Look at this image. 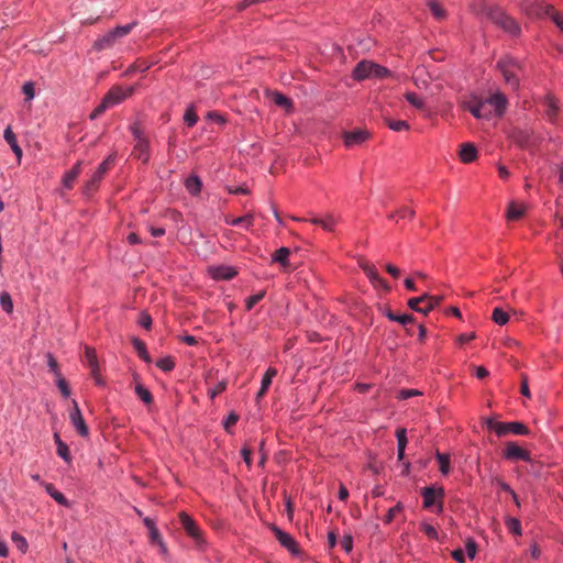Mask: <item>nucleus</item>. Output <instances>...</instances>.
I'll return each mask as SVG.
<instances>
[{
    "mask_svg": "<svg viewBox=\"0 0 563 563\" xmlns=\"http://www.w3.org/2000/svg\"><path fill=\"white\" fill-rule=\"evenodd\" d=\"M525 206L522 205H518L516 202H511L509 203L508 206V209H507V219L509 221H516V220H519L523 214H525Z\"/></svg>",
    "mask_w": 563,
    "mask_h": 563,
    "instance_id": "25",
    "label": "nucleus"
},
{
    "mask_svg": "<svg viewBox=\"0 0 563 563\" xmlns=\"http://www.w3.org/2000/svg\"><path fill=\"white\" fill-rule=\"evenodd\" d=\"M463 107L476 119H489L493 113V93H488L486 97L472 95L468 100L463 102Z\"/></svg>",
    "mask_w": 563,
    "mask_h": 563,
    "instance_id": "1",
    "label": "nucleus"
},
{
    "mask_svg": "<svg viewBox=\"0 0 563 563\" xmlns=\"http://www.w3.org/2000/svg\"><path fill=\"white\" fill-rule=\"evenodd\" d=\"M57 454L65 461L70 460L69 449L66 443H59V446L57 448Z\"/></svg>",
    "mask_w": 563,
    "mask_h": 563,
    "instance_id": "60",
    "label": "nucleus"
},
{
    "mask_svg": "<svg viewBox=\"0 0 563 563\" xmlns=\"http://www.w3.org/2000/svg\"><path fill=\"white\" fill-rule=\"evenodd\" d=\"M201 180L197 176H189L185 181V187L191 195H198L201 190Z\"/></svg>",
    "mask_w": 563,
    "mask_h": 563,
    "instance_id": "29",
    "label": "nucleus"
},
{
    "mask_svg": "<svg viewBox=\"0 0 563 563\" xmlns=\"http://www.w3.org/2000/svg\"><path fill=\"white\" fill-rule=\"evenodd\" d=\"M3 137L7 141V143L10 145L13 153L20 159L22 157V148L19 146V144L16 142L15 134L13 133L11 126H8L4 130Z\"/></svg>",
    "mask_w": 563,
    "mask_h": 563,
    "instance_id": "24",
    "label": "nucleus"
},
{
    "mask_svg": "<svg viewBox=\"0 0 563 563\" xmlns=\"http://www.w3.org/2000/svg\"><path fill=\"white\" fill-rule=\"evenodd\" d=\"M239 420V416L235 412H231L224 421V429L230 432L231 427L234 426Z\"/></svg>",
    "mask_w": 563,
    "mask_h": 563,
    "instance_id": "59",
    "label": "nucleus"
},
{
    "mask_svg": "<svg viewBox=\"0 0 563 563\" xmlns=\"http://www.w3.org/2000/svg\"><path fill=\"white\" fill-rule=\"evenodd\" d=\"M506 525L508 527V529L515 533V534H518L520 536L521 534V525H520V521L516 518H509L507 521H506Z\"/></svg>",
    "mask_w": 563,
    "mask_h": 563,
    "instance_id": "50",
    "label": "nucleus"
},
{
    "mask_svg": "<svg viewBox=\"0 0 563 563\" xmlns=\"http://www.w3.org/2000/svg\"><path fill=\"white\" fill-rule=\"evenodd\" d=\"M135 394L144 404L150 405L153 402V396H152L151 391L147 388H145L143 385L137 384L135 386Z\"/></svg>",
    "mask_w": 563,
    "mask_h": 563,
    "instance_id": "37",
    "label": "nucleus"
},
{
    "mask_svg": "<svg viewBox=\"0 0 563 563\" xmlns=\"http://www.w3.org/2000/svg\"><path fill=\"white\" fill-rule=\"evenodd\" d=\"M227 388V383L224 380L219 382L213 389L209 391V396L211 399L216 398L219 394L224 391Z\"/></svg>",
    "mask_w": 563,
    "mask_h": 563,
    "instance_id": "58",
    "label": "nucleus"
},
{
    "mask_svg": "<svg viewBox=\"0 0 563 563\" xmlns=\"http://www.w3.org/2000/svg\"><path fill=\"white\" fill-rule=\"evenodd\" d=\"M132 343H133V346L136 350L137 355L140 356V358H142L146 363H151L152 360H151L150 354L147 353L145 343L143 341H141L140 339H137V338H134L132 340Z\"/></svg>",
    "mask_w": 563,
    "mask_h": 563,
    "instance_id": "28",
    "label": "nucleus"
},
{
    "mask_svg": "<svg viewBox=\"0 0 563 563\" xmlns=\"http://www.w3.org/2000/svg\"><path fill=\"white\" fill-rule=\"evenodd\" d=\"M386 123L389 126V129L396 132L409 129V124L407 123V121L404 120H386Z\"/></svg>",
    "mask_w": 563,
    "mask_h": 563,
    "instance_id": "46",
    "label": "nucleus"
},
{
    "mask_svg": "<svg viewBox=\"0 0 563 563\" xmlns=\"http://www.w3.org/2000/svg\"><path fill=\"white\" fill-rule=\"evenodd\" d=\"M22 91L25 95V101H31L35 96L34 84L32 81L24 82Z\"/></svg>",
    "mask_w": 563,
    "mask_h": 563,
    "instance_id": "49",
    "label": "nucleus"
},
{
    "mask_svg": "<svg viewBox=\"0 0 563 563\" xmlns=\"http://www.w3.org/2000/svg\"><path fill=\"white\" fill-rule=\"evenodd\" d=\"M134 92V87L113 86L102 98L103 107L108 109L121 103Z\"/></svg>",
    "mask_w": 563,
    "mask_h": 563,
    "instance_id": "6",
    "label": "nucleus"
},
{
    "mask_svg": "<svg viewBox=\"0 0 563 563\" xmlns=\"http://www.w3.org/2000/svg\"><path fill=\"white\" fill-rule=\"evenodd\" d=\"M56 378H57V386H58L60 393L63 394V396L68 397L70 395V389L68 387L67 382L65 380L64 377H62V375Z\"/></svg>",
    "mask_w": 563,
    "mask_h": 563,
    "instance_id": "56",
    "label": "nucleus"
},
{
    "mask_svg": "<svg viewBox=\"0 0 563 563\" xmlns=\"http://www.w3.org/2000/svg\"><path fill=\"white\" fill-rule=\"evenodd\" d=\"M271 97L276 106L285 108L287 110L292 108L291 100L288 97H286L285 95L274 91L271 93Z\"/></svg>",
    "mask_w": 563,
    "mask_h": 563,
    "instance_id": "30",
    "label": "nucleus"
},
{
    "mask_svg": "<svg viewBox=\"0 0 563 563\" xmlns=\"http://www.w3.org/2000/svg\"><path fill=\"white\" fill-rule=\"evenodd\" d=\"M387 74H388L387 68H385V67H383V66H380L378 64L373 63L372 77H374V78H383Z\"/></svg>",
    "mask_w": 563,
    "mask_h": 563,
    "instance_id": "52",
    "label": "nucleus"
},
{
    "mask_svg": "<svg viewBox=\"0 0 563 563\" xmlns=\"http://www.w3.org/2000/svg\"><path fill=\"white\" fill-rule=\"evenodd\" d=\"M12 541L15 543L16 548L22 552L25 553L27 550V542L24 537L19 534L18 532H13L11 536Z\"/></svg>",
    "mask_w": 563,
    "mask_h": 563,
    "instance_id": "45",
    "label": "nucleus"
},
{
    "mask_svg": "<svg viewBox=\"0 0 563 563\" xmlns=\"http://www.w3.org/2000/svg\"><path fill=\"white\" fill-rule=\"evenodd\" d=\"M457 155L462 163L470 164L477 158V150L473 143H463Z\"/></svg>",
    "mask_w": 563,
    "mask_h": 563,
    "instance_id": "15",
    "label": "nucleus"
},
{
    "mask_svg": "<svg viewBox=\"0 0 563 563\" xmlns=\"http://www.w3.org/2000/svg\"><path fill=\"white\" fill-rule=\"evenodd\" d=\"M85 357L88 366L91 368V374L96 378L98 385H102L101 378L98 376V360L95 349L86 346Z\"/></svg>",
    "mask_w": 563,
    "mask_h": 563,
    "instance_id": "16",
    "label": "nucleus"
},
{
    "mask_svg": "<svg viewBox=\"0 0 563 563\" xmlns=\"http://www.w3.org/2000/svg\"><path fill=\"white\" fill-rule=\"evenodd\" d=\"M443 301L442 296H430L424 292L419 297L410 298L407 302L408 307L417 312L428 314Z\"/></svg>",
    "mask_w": 563,
    "mask_h": 563,
    "instance_id": "3",
    "label": "nucleus"
},
{
    "mask_svg": "<svg viewBox=\"0 0 563 563\" xmlns=\"http://www.w3.org/2000/svg\"><path fill=\"white\" fill-rule=\"evenodd\" d=\"M179 521L187 536L192 539L198 548H202L205 544V538L198 523L186 512L179 514Z\"/></svg>",
    "mask_w": 563,
    "mask_h": 563,
    "instance_id": "5",
    "label": "nucleus"
},
{
    "mask_svg": "<svg viewBox=\"0 0 563 563\" xmlns=\"http://www.w3.org/2000/svg\"><path fill=\"white\" fill-rule=\"evenodd\" d=\"M444 495L443 488H433V487H424L422 492L423 496V506L426 508H430L433 506L438 498H442Z\"/></svg>",
    "mask_w": 563,
    "mask_h": 563,
    "instance_id": "17",
    "label": "nucleus"
},
{
    "mask_svg": "<svg viewBox=\"0 0 563 563\" xmlns=\"http://www.w3.org/2000/svg\"><path fill=\"white\" fill-rule=\"evenodd\" d=\"M74 408L69 413V419L74 428L77 430L78 434L81 437H88L89 435V428L85 422V419L81 415V411L78 407V404L76 400H73Z\"/></svg>",
    "mask_w": 563,
    "mask_h": 563,
    "instance_id": "11",
    "label": "nucleus"
},
{
    "mask_svg": "<svg viewBox=\"0 0 563 563\" xmlns=\"http://www.w3.org/2000/svg\"><path fill=\"white\" fill-rule=\"evenodd\" d=\"M435 456H437V460L439 462L440 472L443 475L449 474V472H450V457H449V455L440 453V452H437Z\"/></svg>",
    "mask_w": 563,
    "mask_h": 563,
    "instance_id": "39",
    "label": "nucleus"
},
{
    "mask_svg": "<svg viewBox=\"0 0 563 563\" xmlns=\"http://www.w3.org/2000/svg\"><path fill=\"white\" fill-rule=\"evenodd\" d=\"M548 16L555 23V25L563 33V15L560 14L553 7H544Z\"/></svg>",
    "mask_w": 563,
    "mask_h": 563,
    "instance_id": "38",
    "label": "nucleus"
},
{
    "mask_svg": "<svg viewBox=\"0 0 563 563\" xmlns=\"http://www.w3.org/2000/svg\"><path fill=\"white\" fill-rule=\"evenodd\" d=\"M472 10L476 14L485 15L487 19H490L492 16L490 8L485 3L484 0H474L472 3Z\"/></svg>",
    "mask_w": 563,
    "mask_h": 563,
    "instance_id": "32",
    "label": "nucleus"
},
{
    "mask_svg": "<svg viewBox=\"0 0 563 563\" xmlns=\"http://www.w3.org/2000/svg\"><path fill=\"white\" fill-rule=\"evenodd\" d=\"M510 321V311L503 307H495V323L504 325Z\"/></svg>",
    "mask_w": 563,
    "mask_h": 563,
    "instance_id": "36",
    "label": "nucleus"
},
{
    "mask_svg": "<svg viewBox=\"0 0 563 563\" xmlns=\"http://www.w3.org/2000/svg\"><path fill=\"white\" fill-rule=\"evenodd\" d=\"M131 132L136 141L146 139L139 123H135L131 126Z\"/></svg>",
    "mask_w": 563,
    "mask_h": 563,
    "instance_id": "62",
    "label": "nucleus"
},
{
    "mask_svg": "<svg viewBox=\"0 0 563 563\" xmlns=\"http://www.w3.org/2000/svg\"><path fill=\"white\" fill-rule=\"evenodd\" d=\"M545 104H547V110H545L547 117L550 121L554 122L556 119V115H558V111H559L558 102L553 97H549L547 99Z\"/></svg>",
    "mask_w": 563,
    "mask_h": 563,
    "instance_id": "34",
    "label": "nucleus"
},
{
    "mask_svg": "<svg viewBox=\"0 0 563 563\" xmlns=\"http://www.w3.org/2000/svg\"><path fill=\"white\" fill-rule=\"evenodd\" d=\"M276 374L277 371L275 368L269 367L262 378L261 387H263V389H268L272 384V379L274 376H276Z\"/></svg>",
    "mask_w": 563,
    "mask_h": 563,
    "instance_id": "47",
    "label": "nucleus"
},
{
    "mask_svg": "<svg viewBox=\"0 0 563 563\" xmlns=\"http://www.w3.org/2000/svg\"><path fill=\"white\" fill-rule=\"evenodd\" d=\"M133 25L134 24L117 26L112 31L108 32L107 34H104L103 36L98 38L95 42L93 47L97 51H103V49H108V48L112 47L119 38L128 35L132 31Z\"/></svg>",
    "mask_w": 563,
    "mask_h": 563,
    "instance_id": "4",
    "label": "nucleus"
},
{
    "mask_svg": "<svg viewBox=\"0 0 563 563\" xmlns=\"http://www.w3.org/2000/svg\"><path fill=\"white\" fill-rule=\"evenodd\" d=\"M544 7H552L551 4H548L543 1L537 0L531 8V13L536 14L538 16H548L547 10Z\"/></svg>",
    "mask_w": 563,
    "mask_h": 563,
    "instance_id": "43",
    "label": "nucleus"
},
{
    "mask_svg": "<svg viewBox=\"0 0 563 563\" xmlns=\"http://www.w3.org/2000/svg\"><path fill=\"white\" fill-rule=\"evenodd\" d=\"M396 437H397V442H398V449L406 450V445H407L406 430L398 429L396 431Z\"/></svg>",
    "mask_w": 563,
    "mask_h": 563,
    "instance_id": "54",
    "label": "nucleus"
},
{
    "mask_svg": "<svg viewBox=\"0 0 563 563\" xmlns=\"http://www.w3.org/2000/svg\"><path fill=\"white\" fill-rule=\"evenodd\" d=\"M45 489L47 494L59 505L64 507L70 506L68 499L60 492H58L53 484H45Z\"/></svg>",
    "mask_w": 563,
    "mask_h": 563,
    "instance_id": "26",
    "label": "nucleus"
},
{
    "mask_svg": "<svg viewBox=\"0 0 563 563\" xmlns=\"http://www.w3.org/2000/svg\"><path fill=\"white\" fill-rule=\"evenodd\" d=\"M81 173V162H77L74 167L67 172L63 178V185L67 189H71L74 186V181Z\"/></svg>",
    "mask_w": 563,
    "mask_h": 563,
    "instance_id": "23",
    "label": "nucleus"
},
{
    "mask_svg": "<svg viewBox=\"0 0 563 563\" xmlns=\"http://www.w3.org/2000/svg\"><path fill=\"white\" fill-rule=\"evenodd\" d=\"M115 161V155H109L96 169V172L91 175L90 179L86 183L84 187V195L89 197L91 196L99 187L100 181L103 179L104 175L112 168Z\"/></svg>",
    "mask_w": 563,
    "mask_h": 563,
    "instance_id": "2",
    "label": "nucleus"
},
{
    "mask_svg": "<svg viewBox=\"0 0 563 563\" xmlns=\"http://www.w3.org/2000/svg\"><path fill=\"white\" fill-rule=\"evenodd\" d=\"M184 121L188 126H194L198 121V115L196 114L192 107L188 108L184 115Z\"/></svg>",
    "mask_w": 563,
    "mask_h": 563,
    "instance_id": "48",
    "label": "nucleus"
},
{
    "mask_svg": "<svg viewBox=\"0 0 563 563\" xmlns=\"http://www.w3.org/2000/svg\"><path fill=\"white\" fill-rule=\"evenodd\" d=\"M289 255L290 250L288 247H280L273 254V261L286 268L289 266Z\"/></svg>",
    "mask_w": 563,
    "mask_h": 563,
    "instance_id": "27",
    "label": "nucleus"
},
{
    "mask_svg": "<svg viewBox=\"0 0 563 563\" xmlns=\"http://www.w3.org/2000/svg\"><path fill=\"white\" fill-rule=\"evenodd\" d=\"M495 24L498 25L501 30H504V32H506L511 37H517L521 33V27L514 18L507 15L504 12H497L496 10Z\"/></svg>",
    "mask_w": 563,
    "mask_h": 563,
    "instance_id": "7",
    "label": "nucleus"
},
{
    "mask_svg": "<svg viewBox=\"0 0 563 563\" xmlns=\"http://www.w3.org/2000/svg\"><path fill=\"white\" fill-rule=\"evenodd\" d=\"M210 273L213 278L222 280H229L238 274L233 267L224 265L210 268Z\"/></svg>",
    "mask_w": 563,
    "mask_h": 563,
    "instance_id": "18",
    "label": "nucleus"
},
{
    "mask_svg": "<svg viewBox=\"0 0 563 563\" xmlns=\"http://www.w3.org/2000/svg\"><path fill=\"white\" fill-rule=\"evenodd\" d=\"M310 222L316 225H320L325 231H333L336 223V219L333 214L328 213L323 218L314 217L310 219Z\"/></svg>",
    "mask_w": 563,
    "mask_h": 563,
    "instance_id": "21",
    "label": "nucleus"
},
{
    "mask_svg": "<svg viewBox=\"0 0 563 563\" xmlns=\"http://www.w3.org/2000/svg\"><path fill=\"white\" fill-rule=\"evenodd\" d=\"M405 99L415 108L419 110L424 109V102L415 92H406Z\"/></svg>",
    "mask_w": 563,
    "mask_h": 563,
    "instance_id": "42",
    "label": "nucleus"
},
{
    "mask_svg": "<svg viewBox=\"0 0 563 563\" xmlns=\"http://www.w3.org/2000/svg\"><path fill=\"white\" fill-rule=\"evenodd\" d=\"M427 4L435 19L442 20L445 18L446 12L438 0H428Z\"/></svg>",
    "mask_w": 563,
    "mask_h": 563,
    "instance_id": "31",
    "label": "nucleus"
},
{
    "mask_svg": "<svg viewBox=\"0 0 563 563\" xmlns=\"http://www.w3.org/2000/svg\"><path fill=\"white\" fill-rule=\"evenodd\" d=\"M46 357L49 369L54 373L56 377H59L62 374L59 372L57 361L51 353H47Z\"/></svg>",
    "mask_w": 563,
    "mask_h": 563,
    "instance_id": "51",
    "label": "nucleus"
},
{
    "mask_svg": "<svg viewBox=\"0 0 563 563\" xmlns=\"http://www.w3.org/2000/svg\"><path fill=\"white\" fill-rule=\"evenodd\" d=\"M272 531L274 532L276 539L279 543L289 550L291 553L297 554L299 552L298 543L295 539L287 532L280 530L278 527L273 526Z\"/></svg>",
    "mask_w": 563,
    "mask_h": 563,
    "instance_id": "13",
    "label": "nucleus"
},
{
    "mask_svg": "<svg viewBox=\"0 0 563 563\" xmlns=\"http://www.w3.org/2000/svg\"><path fill=\"white\" fill-rule=\"evenodd\" d=\"M421 395V391L417 389H402L399 391V398L400 399H408L412 396Z\"/></svg>",
    "mask_w": 563,
    "mask_h": 563,
    "instance_id": "64",
    "label": "nucleus"
},
{
    "mask_svg": "<svg viewBox=\"0 0 563 563\" xmlns=\"http://www.w3.org/2000/svg\"><path fill=\"white\" fill-rule=\"evenodd\" d=\"M150 146L147 139L136 141L134 146V155L141 159L143 163H146L150 158Z\"/></svg>",
    "mask_w": 563,
    "mask_h": 563,
    "instance_id": "22",
    "label": "nucleus"
},
{
    "mask_svg": "<svg viewBox=\"0 0 563 563\" xmlns=\"http://www.w3.org/2000/svg\"><path fill=\"white\" fill-rule=\"evenodd\" d=\"M504 79L512 90H516L519 86V81L516 75L517 64L514 60H500L498 63Z\"/></svg>",
    "mask_w": 563,
    "mask_h": 563,
    "instance_id": "9",
    "label": "nucleus"
},
{
    "mask_svg": "<svg viewBox=\"0 0 563 563\" xmlns=\"http://www.w3.org/2000/svg\"><path fill=\"white\" fill-rule=\"evenodd\" d=\"M371 136L369 132L366 130H355L343 133V141L346 147H353L355 145H360L368 140Z\"/></svg>",
    "mask_w": 563,
    "mask_h": 563,
    "instance_id": "14",
    "label": "nucleus"
},
{
    "mask_svg": "<svg viewBox=\"0 0 563 563\" xmlns=\"http://www.w3.org/2000/svg\"><path fill=\"white\" fill-rule=\"evenodd\" d=\"M372 67L373 63L367 60L360 62L353 70V77L356 80H364L366 78H372Z\"/></svg>",
    "mask_w": 563,
    "mask_h": 563,
    "instance_id": "19",
    "label": "nucleus"
},
{
    "mask_svg": "<svg viewBox=\"0 0 563 563\" xmlns=\"http://www.w3.org/2000/svg\"><path fill=\"white\" fill-rule=\"evenodd\" d=\"M225 223L231 224L233 227L244 225L245 228H249L253 224V216L246 214V216L233 218V219L227 218Z\"/></svg>",
    "mask_w": 563,
    "mask_h": 563,
    "instance_id": "33",
    "label": "nucleus"
},
{
    "mask_svg": "<svg viewBox=\"0 0 563 563\" xmlns=\"http://www.w3.org/2000/svg\"><path fill=\"white\" fill-rule=\"evenodd\" d=\"M503 456L509 461H531L530 452L520 448L516 442H507Z\"/></svg>",
    "mask_w": 563,
    "mask_h": 563,
    "instance_id": "10",
    "label": "nucleus"
},
{
    "mask_svg": "<svg viewBox=\"0 0 563 563\" xmlns=\"http://www.w3.org/2000/svg\"><path fill=\"white\" fill-rule=\"evenodd\" d=\"M0 305L7 313H11L13 310V302L11 296L7 291L0 294Z\"/></svg>",
    "mask_w": 563,
    "mask_h": 563,
    "instance_id": "40",
    "label": "nucleus"
},
{
    "mask_svg": "<svg viewBox=\"0 0 563 563\" xmlns=\"http://www.w3.org/2000/svg\"><path fill=\"white\" fill-rule=\"evenodd\" d=\"M148 534H150L151 542L155 543V544H158L159 548H161V551L163 553H165L166 552V547H165V544H164V542L162 540V537H161V534L158 532V529L155 527V528L148 530Z\"/></svg>",
    "mask_w": 563,
    "mask_h": 563,
    "instance_id": "41",
    "label": "nucleus"
},
{
    "mask_svg": "<svg viewBox=\"0 0 563 563\" xmlns=\"http://www.w3.org/2000/svg\"><path fill=\"white\" fill-rule=\"evenodd\" d=\"M508 433L527 435L530 433L528 427L518 421L511 422H499L495 421V434L498 437L506 435Z\"/></svg>",
    "mask_w": 563,
    "mask_h": 563,
    "instance_id": "8",
    "label": "nucleus"
},
{
    "mask_svg": "<svg viewBox=\"0 0 563 563\" xmlns=\"http://www.w3.org/2000/svg\"><path fill=\"white\" fill-rule=\"evenodd\" d=\"M401 510V505L400 504H397L395 507H391L389 508V510L387 511L386 516H385V519L384 521L386 523H390L394 518L396 517V515Z\"/></svg>",
    "mask_w": 563,
    "mask_h": 563,
    "instance_id": "55",
    "label": "nucleus"
},
{
    "mask_svg": "<svg viewBox=\"0 0 563 563\" xmlns=\"http://www.w3.org/2000/svg\"><path fill=\"white\" fill-rule=\"evenodd\" d=\"M421 530L429 539H438V531L433 526L424 522L421 525Z\"/></svg>",
    "mask_w": 563,
    "mask_h": 563,
    "instance_id": "53",
    "label": "nucleus"
},
{
    "mask_svg": "<svg viewBox=\"0 0 563 563\" xmlns=\"http://www.w3.org/2000/svg\"><path fill=\"white\" fill-rule=\"evenodd\" d=\"M508 99L505 93L495 90V118H500L508 109Z\"/></svg>",
    "mask_w": 563,
    "mask_h": 563,
    "instance_id": "20",
    "label": "nucleus"
},
{
    "mask_svg": "<svg viewBox=\"0 0 563 563\" xmlns=\"http://www.w3.org/2000/svg\"><path fill=\"white\" fill-rule=\"evenodd\" d=\"M206 118L208 120H212V121H214V122H217L219 124L225 123L224 117L222 114L218 113V112H213V111L208 112Z\"/></svg>",
    "mask_w": 563,
    "mask_h": 563,
    "instance_id": "63",
    "label": "nucleus"
},
{
    "mask_svg": "<svg viewBox=\"0 0 563 563\" xmlns=\"http://www.w3.org/2000/svg\"><path fill=\"white\" fill-rule=\"evenodd\" d=\"M156 366L164 372H170L175 367V361L172 357H163L156 362Z\"/></svg>",
    "mask_w": 563,
    "mask_h": 563,
    "instance_id": "44",
    "label": "nucleus"
},
{
    "mask_svg": "<svg viewBox=\"0 0 563 563\" xmlns=\"http://www.w3.org/2000/svg\"><path fill=\"white\" fill-rule=\"evenodd\" d=\"M361 268L366 274V276L369 278L372 284L376 287H382L386 291H389L390 287L387 285V283L379 276L377 273L376 267L373 264H369L367 262H361L360 263Z\"/></svg>",
    "mask_w": 563,
    "mask_h": 563,
    "instance_id": "12",
    "label": "nucleus"
},
{
    "mask_svg": "<svg viewBox=\"0 0 563 563\" xmlns=\"http://www.w3.org/2000/svg\"><path fill=\"white\" fill-rule=\"evenodd\" d=\"M150 67H151V64H148L147 62L137 59L132 65L129 66V68L124 73V76H130L136 71H145Z\"/></svg>",
    "mask_w": 563,
    "mask_h": 563,
    "instance_id": "35",
    "label": "nucleus"
},
{
    "mask_svg": "<svg viewBox=\"0 0 563 563\" xmlns=\"http://www.w3.org/2000/svg\"><path fill=\"white\" fill-rule=\"evenodd\" d=\"M139 323L146 330H150L152 327V318L148 313L143 312L140 317Z\"/></svg>",
    "mask_w": 563,
    "mask_h": 563,
    "instance_id": "61",
    "label": "nucleus"
},
{
    "mask_svg": "<svg viewBox=\"0 0 563 563\" xmlns=\"http://www.w3.org/2000/svg\"><path fill=\"white\" fill-rule=\"evenodd\" d=\"M264 292H258L251 296L246 301V309L251 310L256 303H258L264 298Z\"/></svg>",
    "mask_w": 563,
    "mask_h": 563,
    "instance_id": "57",
    "label": "nucleus"
}]
</instances>
